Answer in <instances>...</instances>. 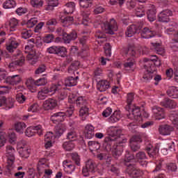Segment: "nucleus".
<instances>
[{
    "instance_id": "f257e3e1",
    "label": "nucleus",
    "mask_w": 178,
    "mask_h": 178,
    "mask_svg": "<svg viewBox=\"0 0 178 178\" xmlns=\"http://www.w3.org/2000/svg\"><path fill=\"white\" fill-rule=\"evenodd\" d=\"M122 129L112 127L109 130V136H106L103 143V147L107 152L111 151L115 159H119V156L123 152V144L127 143V138H120Z\"/></svg>"
},
{
    "instance_id": "f03ea898",
    "label": "nucleus",
    "mask_w": 178,
    "mask_h": 178,
    "mask_svg": "<svg viewBox=\"0 0 178 178\" xmlns=\"http://www.w3.org/2000/svg\"><path fill=\"white\" fill-rule=\"evenodd\" d=\"M76 106L80 108L79 116L82 120H86V118L90 115V103L85 96H78L76 99Z\"/></svg>"
},
{
    "instance_id": "7ed1b4c3",
    "label": "nucleus",
    "mask_w": 178,
    "mask_h": 178,
    "mask_svg": "<svg viewBox=\"0 0 178 178\" xmlns=\"http://www.w3.org/2000/svg\"><path fill=\"white\" fill-rule=\"evenodd\" d=\"M154 61H156V60H149L145 63L144 65L145 71L140 77L142 83H149L154 79V72H155V63Z\"/></svg>"
},
{
    "instance_id": "20e7f679",
    "label": "nucleus",
    "mask_w": 178,
    "mask_h": 178,
    "mask_svg": "<svg viewBox=\"0 0 178 178\" xmlns=\"http://www.w3.org/2000/svg\"><path fill=\"white\" fill-rule=\"evenodd\" d=\"M95 168H97V163L94 160L90 159L84 162V165L82 167V175L84 177H89L90 173H94L95 172Z\"/></svg>"
},
{
    "instance_id": "39448f33",
    "label": "nucleus",
    "mask_w": 178,
    "mask_h": 178,
    "mask_svg": "<svg viewBox=\"0 0 178 178\" xmlns=\"http://www.w3.org/2000/svg\"><path fill=\"white\" fill-rule=\"evenodd\" d=\"M47 52L51 55H57L61 58H66L67 55V49L63 46H51L47 48Z\"/></svg>"
},
{
    "instance_id": "423d86ee",
    "label": "nucleus",
    "mask_w": 178,
    "mask_h": 178,
    "mask_svg": "<svg viewBox=\"0 0 178 178\" xmlns=\"http://www.w3.org/2000/svg\"><path fill=\"white\" fill-rule=\"evenodd\" d=\"M104 30L107 34L113 35L115 31H118V23L115 19L112 18L109 22H104Z\"/></svg>"
},
{
    "instance_id": "0eeeda50",
    "label": "nucleus",
    "mask_w": 178,
    "mask_h": 178,
    "mask_svg": "<svg viewBox=\"0 0 178 178\" xmlns=\"http://www.w3.org/2000/svg\"><path fill=\"white\" fill-rule=\"evenodd\" d=\"M131 112L127 115L128 119L133 120L134 119L136 122H140L141 120V111H140V107L137 106H131L129 112Z\"/></svg>"
},
{
    "instance_id": "6e6552de",
    "label": "nucleus",
    "mask_w": 178,
    "mask_h": 178,
    "mask_svg": "<svg viewBox=\"0 0 178 178\" xmlns=\"http://www.w3.org/2000/svg\"><path fill=\"white\" fill-rule=\"evenodd\" d=\"M126 172L131 178L142 177V176L144 175V172H143V170L140 169L136 168L134 165L127 167L126 169Z\"/></svg>"
},
{
    "instance_id": "1a4fd4ad",
    "label": "nucleus",
    "mask_w": 178,
    "mask_h": 178,
    "mask_svg": "<svg viewBox=\"0 0 178 178\" xmlns=\"http://www.w3.org/2000/svg\"><path fill=\"white\" fill-rule=\"evenodd\" d=\"M143 29L141 24H134L127 27L125 34L127 37H133L134 34H138Z\"/></svg>"
},
{
    "instance_id": "9d476101",
    "label": "nucleus",
    "mask_w": 178,
    "mask_h": 178,
    "mask_svg": "<svg viewBox=\"0 0 178 178\" xmlns=\"http://www.w3.org/2000/svg\"><path fill=\"white\" fill-rule=\"evenodd\" d=\"M35 134H38V136H42V126L39 124L29 127L25 131V134L27 137H33V136H35Z\"/></svg>"
},
{
    "instance_id": "9b49d317",
    "label": "nucleus",
    "mask_w": 178,
    "mask_h": 178,
    "mask_svg": "<svg viewBox=\"0 0 178 178\" xmlns=\"http://www.w3.org/2000/svg\"><path fill=\"white\" fill-rule=\"evenodd\" d=\"M6 152L8 158L7 163H8L10 166H12V165L15 163V152H16V150L12 145H8L6 147Z\"/></svg>"
},
{
    "instance_id": "f8f14e48",
    "label": "nucleus",
    "mask_w": 178,
    "mask_h": 178,
    "mask_svg": "<svg viewBox=\"0 0 178 178\" xmlns=\"http://www.w3.org/2000/svg\"><path fill=\"white\" fill-rule=\"evenodd\" d=\"M173 15V12L169 9L164 10L161 11L159 15V22L162 23H169L170 22V16Z\"/></svg>"
},
{
    "instance_id": "ddd939ff",
    "label": "nucleus",
    "mask_w": 178,
    "mask_h": 178,
    "mask_svg": "<svg viewBox=\"0 0 178 178\" xmlns=\"http://www.w3.org/2000/svg\"><path fill=\"white\" fill-rule=\"evenodd\" d=\"M50 120L56 124L58 123L59 124L60 122L65 121V112L58 111L53 113L50 117Z\"/></svg>"
},
{
    "instance_id": "4468645a",
    "label": "nucleus",
    "mask_w": 178,
    "mask_h": 178,
    "mask_svg": "<svg viewBox=\"0 0 178 178\" xmlns=\"http://www.w3.org/2000/svg\"><path fill=\"white\" fill-rule=\"evenodd\" d=\"M152 111L156 120H161V119H165V108H161L158 106H154L152 107Z\"/></svg>"
},
{
    "instance_id": "2eb2a0df",
    "label": "nucleus",
    "mask_w": 178,
    "mask_h": 178,
    "mask_svg": "<svg viewBox=\"0 0 178 178\" xmlns=\"http://www.w3.org/2000/svg\"><path fill=\"white\" fill-rule=\"evenodd\" d=\"M63 170L67 175H72L76 170V165L72 163L71 161L65 160L63 162Z\"/></svg>"
},
{
    "instance_id": "dca6fc26",
    "label": "nucleus",
    "mask_w": 178,
    "mask_h": 178,
    "mask_svg": "<svg viewBox=\"0 0 178 178\" xmlns=\"http://www.w3.org/2000/svg\"><path fill=\"white\" fill-rule=\"evenodd\" d=\"M44 147L46 148V149H48V148H51V147H52V145L55 143V137L54 136V133L47 132L44 136Z\"/></svg>"
},
{
    "instance_id": "f3484780",
    "label": "nucleus",
    "mask_w": 178,
    "mask_h": 178,
    "mask_svg": "<svg viewBox=\"0 0 178 178\" xmlns=\"http://www.w3.org/2000/svg\"><path fill=\"white\" fill-rule=\"evenodd\" d=\"M45 111H52L58 106V101L55 99H48L43 104Z\"/></svg>"
},
{
    "instance_id": "a211bd4d",
    "label": "nucleus",
    "mask_w": 178,
    "mask_h": 178,
    "mask_svg": "<svg viewBox=\"0 0 178 178\" xmlns=\"http://www.w3.org/2000/svg\"><path fill=\"white\" fill-rule=\"evenodd\" d=\"M20 81H22L20 75H13L7 76L4 81V83L10 84V86H16V84H19Z\"/></svg>"
},
{
    "instance_id": "6ab92c4d",
    "label": "nucleus",
    "mask_w": 178,
    "mask_h": 178,
    "mask_svg": "<svg viewBox=\"0 0 178 178\" xmlns=\"http://www.w3.org/2000/svg\"><path fill=\"white\" fill-rule=\"evenodd\" d=\"M77 38V32L76 31L72 30L70 33L66 32L64 38H63V40L65 44H70L72 41H74Z\"/></svg>"
},
{
    "instance_id": "aec40b11",
    "label": "nucleus",
    "mask_w": 178,
    "mask_h": 178,
    "mask_svg": "<svg viewBox=\"0 0 178 178\" xmlns=\"http://www.w3.org/2000/svg\"><path fill=\"white\" fill-rule=\"evenodd\" d=\"M156 35V32L153 31L152 29H149L148 27H145L142 30L141 37L142 38H152Z\"/></svg>"
},
{
    "instance_id": "412c9836",
    "label": "nucleus",
    "mask_w": 178,
    "mask_h": 178,
    "mask_svg": "<svg viewBox=\"0 0 178 178\" xmlns=\"http://www.w3.org/2000/svg\"><path fill=\"white\" fill-rule=\"evenodd\" d=\"M66 131V127L63 124H58L54 128V138H59Z\"/></svg>"
},
{
    "instance_id": "4be33fe9",
    "label": "nucleus",
    "mask_w": 178,
    "mask_h": 178,
    "mask_svg": "<svg viewBox=\"0 0 178 178\" xmlns=\"http://www.w3.org/2000/svg\"><path fill=\"white\" fill-rule=\"evenodd\" d=\"M17 47H19V42H17V40H16L15 38H11L9 40L8 44H6V49L8 52L12 54Z\"/></svg>"
},
{
    "instance_id": "5701e85b",
    "label": "nucleus",
    "mask_w": 178,
    "mask_h": 178,
    "mask_svg": "<svg viewBox=\"0 0 178 178\" xmlns=\"http://www.w3.org/2000/svg\"><path fill=\"white\" fill-rule=\"evenodd\" d=\"M160 105L164 108H168L169 109H175L176 108V102L173 100L165 97L161 102Z\"/></svg>"
},
{
    "instance_id": "b1692460",
    "label": "nucleus",
    "mask_w": 178,
    "mask_h": 178,
    "mask_svg": "<svg viewBox=\"0 0 178 178\" xmlns=\"http://www.w3.org/2000/svg\"><path fill=\"white\" fill-rule=\"evenodd\" d=\"M56 26H58V19L56 18H51L46 22V28L50 33L55 31Z\"/></svg>"
},
{
    "instance_id": "393cba45",
    "label": "nucleus",
    "mask_w": 178,
    "mask_h": 178,
    "mask_svg": "<svg viewBox=\"0 0 178 178\" xmlns=\"http://www.w3.org/2000/svg\"><path fill=\"white\" fill-rule=\"evenodd\" d=\"M95 136V128L91 124H87L85 127V137L90 140Z\"/></svg>"
},
{
    "instance_id": "a878e982",
    "label": "nucleus",
    "mask_w": 178,
    "mask_h": 178,
    "mask_svg": "<svg viewBox=\"0 0 178 178\" xmlns=\"http://www.w3.org/2000/svg\"><path fill=\"white\" fill-rule=\"evenodd\" d=\"M110 87L111 83L106 80L99 81L97 84V88L99 91H100V92H105L106 90H108V88H110Z\"/></svg>"
},
{
    "instance_id": "bb28decb",
    "label": "nucleus",
    "mask_w": 178,
    "mask_h": 178,
    "mask_svg": "<svg viewBox=\"0 0 178 178\" xmlns=\"http://www.w3.org/2000/svg\"><path fill=\"white\" fill-rule=\"evenodd\" d=\"M134 161V154L129 151H126L124 158V165L129 168V166H133V164L130 163Z\"/></svg>"
},
{
    "instance_id": "cd10ccee",
    "label": "nucleus",
    "mask_w": 178,
    "mask_h": 178,
    "mask_svg": "<svg viewBox=\"0 0 178 178\" xmlns=\"http://www.w3.org/2000/svg\"><path fill=\"white\" fill-rule=\"evenodd\" d=\"M147 16L149 22H154V20H156V8L155 6H151L150 8L147 12Z\"/></svg>"
},
{
    "instance_id": "c85d7f7f",
    "label": "nucleus",
    "mask_w": 178,
    "mask_h": 178,
    "mask_svg": "<svg viewBox=\"0 0 178 178\" xmlns=\"http://www.w3.org/2000/svg\"><path fill=\"white\" fill-rule=\"evenodd\" d=\"M19 154L22 158L27 159L30 156V154H31V149L27 145H24L19 148Z\"/></svg>"
},
{
    "instance_id": "c756f323",
    "label": "nucleus",
    "mask_w": 178,
    "mask_h": 178,
    "mask_svg": "<svg viewBox=\"0 0 178 178\" xmlns=\"http://www.w3.org/2000/svg\"><path fill=\"white\" fill-rule=\"evenodd\" d=\"M159 131L161 136H170L173 131V128L168 124H164L159 127Z\"/></svg>"
},
{
    "instance_id": "7c9ffc66",
    "label": "nucleus",
    "mask_w": 178,
    "mask_h": 178,
    "mask_svg": "<svg viewBox=\"0 0 178 178\" xmlns=\"http://www.w3.org/2000/svg\"><path fill=\"white\" fill-rule=\"evenodd\" d=\"M151 49H153L159 55H165V48L162 47L161 43L152 42Z\"/></svg>"
},
{
    "instance_id": "2f4dec72",
    "label": "nucleus",
    "mask_w": 178,
    "mask_h": 178,
    "mask_svg": "<svg viewBox=\"0 0 178 178\" xmlns=\"http://www.w3.org/2000/svg\"><path fill=\"white\" fill-rule=\"evenodd\" d=\"M122 55L129 56H136L137 55V51H136V48L133 46H128V47H123L122 49Z\"/></svg>"
},
{
    "instance_id": "473e14b6",
    "label": "nucleus",
    "mask_w": 178,
    "mask_h": 178,
    "mask_svg": "<svg viewBox=\"0 0 178 178\" xmlns=\"http://www.w3.org/2000/svg\"><path fill=\"white\" fill-rule=\"evenodd\" d=\"M77 80H79V76H76L75 78L68 76L65 80V86L66 87H74V86H77Z\"/></svg>"
},
{
    "instance_id": "72a5a7b5",
    "label": "nucleus",
    "mask_w": 178,
    "mask_h": 178,
    "mask_svg": "<svg viewBox=\"0 0 178 178\" xmlns=\"http://www.w3.org/2000/svg\"><path fill=\"white\" fill-rule=\"evenodd\" d=\"M76 9V3L74 2H69L65 4V8L64 9L65 15H72Z\"/></svg>"
},
{
    "instance_id": "f704fd0d",
    "label": "nucleus",
    "mask_w": 178,
    "mask_h": 178,
    "mask_svg": "<svg viewBox=\"0 0 178 178\" xmlns=\"http://www.w3.org/2000/svg\"><path fill=\"white\" fill-rule=\"evenodd\" d=\"M79 42L82 47L83 52L88 51V45L87 44V40H88V36L83 35L81 38H79Z\"/></svg>"
},
{
    "instance_id": "c9c22d12",
    "label": "nucleus",
    "mask_w": 178,
    "mask_h": 178,
    "mask_svg": "<svg viewBox=\"0 0 178 178\" xmlns=\"http://www.w3.org/2000/svg\"><path fill=\"white\" fill-rule=\"evenodd\" d=\"M59 5V1L58 0H48L47 1V5L44 6L45 10H54V8Z\"/></svg>"
},
{
    "instance_id": "e433bc0d",
    "label": "nucleus",
    "mask_w": 178,
    "mask_h": 178,
    "mask_svg": "<svg viewBox=\"0 0 178 178\" xmlns=\"http://www.w3.org/2000/svg\"><path fill=\"white\" fill-rule=\"evenodd\" d=\"M121 118L122 114L120 113V111H115L108 118V122L109 123H116L117 122H119Z\"/></svg>"
},
{
    "instance_id": "4c0bfd02",
    "label": "nucleus",
    "mask_w": 178,
    "mask_h": 178,
    "mask_svg": "<svg viewBox=\"0 0 178 178\" xmlns=\"http://www.w3.org/2000/svg\"><path fill=\"white\" fill-rule=\"evenodd\" d=\"M74 20V18L73 17L67 16L64 18L60 19L61 23H63V26L64 27H67L69 26H72L73 22Z\"/></svg>"
},
{
    "instance_id": "58836bf2",
    "label": "nucleus",
    "mask_w": 178,
    "mask_h": 178,
    "mask_svg": "<svg viewBox=\"0 0 178 178\" xmlns=\"http://www.w3.org/2000/svg\"><path fill=\"white\" fill-rule=\"evenodd\" d=\"M166 92L171 98H178V89L175 86L170 87Z\"/></svg>"
},
{
    "instance_id": "ea45409f",
    "label": "nucleus",
    "mask_w": 178,
    "mask_h": 178,
    "mask_svg": "<svg viewBox=\"0 0 178 178\" xmlns=\"http://www.w3.org/2000/svg\"><path fill=\"white\" fill-rule=\"evenodd\" d=\"M134 101V93H128L127 97V105L125 107V109L127 111H130V109H131V103Z\"/></svg>"
},
{
    "instance_id": "a19ab883",
    "label": "nucleus",
    "mask_w": 178,
    "mask_h": 178,
    "mask_svg": "<svg viewBox=\"0 0 178 178\" xmlns=\"http://www.w3.org/2000/svg\"><path fill=\"white\" fill-rule=\"evenodd\" d=\"M16 1L15 0H6L3 3V8L4 9H13L14 8H16Z\"/></svg>"
},
{
    "instance_id": "79ce46f5",
    "label": "nucleus",
    "mask_w": 178,
    "mask_h": 178,
    "mask_svg": "<svg viewBox=\"0 0 178 178\" xmlns=\"http://www.w3.org/2000/svg\"><path fill=\"white\" fill-rule=\"evenodd\" d=\"M71 158L76 166H81V159L77 152L71 153Z\"/></svg>"
},
{
    "instance_id": "37998d69",
    "label": "nucleus",
    "mask_w": 178,
    "mask_h": 178,
    "mask_svg": "<svg viewBox=\"0 0 178 178\" xmlns=\"http://www.w3.org/2000/svg\"><path fill=\"white\" fill-rule=\"evenodd\" d=\"M80 66L79 61H74L68 67V73H74L77 71Z\"/></svg>"
},
{
    "instance_id": "c03bdc74",
    "label": "nucleus",
    "mask_w": 178,
    "mask_h": 178,
    "mask_svg": "<svg viewBox=\"0 0 178 178\" xmlns=\"http://www.w3.org/2000/svg\"><path fill=\"white\" fill-rule=\"evenodd\" d=\"M15 129L17 133L23 134V131L26 129V124L24 122H17L15 124Z\"/></svg>"
},
{
    "instance_id": "a18cd8bd",
    "label": "nucleus",
    "mask_w": 178,
    "mask_h": 178,
    "mask_svg": "<svg viewBox=\"0 0 178 178\" xmlns=\"http://www.w3.org/2000/svg\"><path fill=\"white\" fill-rule=\"evenodd\" d=\"M159 152V148H158V146H155L154 149H151L149 152H147L149 158H152V159H155V158L158 156Z\"/></svg>"
},
{
    "instance_id": "49530a36",
    "label": "nucleus",
    "mask_w": 178,
    "mask_h": 178,
    "mask_svg": "<svg viewBox=\"0 0 178 178\" xmlns=\"http://www.w3.org/2000/svg\"><path fill=\"white\" fill-rule=\"evenodd\" d=\"M25 84L29 90H34V88H35V86H37L36 81H34L33 78H29Z\"/></svg>"
},
{
    "instance_id": "de8ad7c7",
    "label": "nucleus",
    "mask_w": 178,
    "mask_h": 178,
    "mask_svg": "<svg viewBox=\"0 0 178 178\" xmlns=\"http://www.w3.org/2000/svg\"><path fill=\"white\" fill-rule=\"evenodd\" d=\"M88 147H90V149H92V151H98L100 148L99 143L97 141H89L88 143Z\"/></svg>"
},
{
    "instance_id": "09e8293b",
    "label": "nucleus",
    "mask_w": 178,
    "mask_h": 178,
    "mask_svg": "<svg viewBox=\"0 0 178 178\" xmlns=\"http://www.w3.org/2000/svg\"><path fill=\"white\" fill-rule=\"evenodd\" d=\"M63 148L65 149V151H72L74 149V143L70 140L64 142L63 144Z\"/></svg>"
},
{
    "instance_id": "8fccbe9b",
    "label": "nucleus",
    "mask_w": 178,
    "mask_h": 178,
    "mask_svg": "<svg viewBox=\"0 0 178 178\" xmlns=\"http://www.w3.org/2000/svg\"><path fill=\"white\" fill-rule=\"evenodd\" d=\"M67 140L70 141H76L77 140V133L75 131H70L67 134Z\"/></svg>"
},
{
    "instance_id": "3c124183",
    "label": "nucleus",
    "mask_w": 178,
    "mask_h": 178,
    "mask_svg": "<svg viewBox=\"0 0 178 178\" xmlns=\"http://www.w3.org/2000/svg\"><path fill=\"white\" fill-rule=\"evenodd\" d=\"M21 34H22V37L24 40H27V38H30V37H31V35H33V31L30 29H24L22 31Z\"/></svg>"
},
{
    "instance_id": "603ef678",
    "label": "nucleus",
    "mask_w": 178,
    "mask_h": 178,
    "mask_svg": "<svg viewBox=\"0 0 178 178\" xmlns=\"http://www.w3.org/2000/svg\"><path fill=\"white\" fill-rule=\"evenodd\" d=\"M104 12H105V8H104V6L99 4L95 6L93 10V13L95 15H100L101 13H104Z\"/></svg>"
},
{
    "instance_id": "864d4df0",
    "label": "nucleus",
    "mask_w": 178,
    "mask_h": 178,
    "mask_svg": "<svg viewBox=\"0 0 178 178\" xmlns=\"http://www.w3.org/2000/svg\"><path fill=\"white\" fill-rule=\"evenodd\" d=\"M45 162H47V159H41L38 163V166H37V170L38 172H42V168H45V166H47V164H45Z\"/></svg>"
},
{
    "instance_id": "5fc2aeb1",
    "label": "nucleus",
    "mask_w": 178,
    "mask_h": 178,
    "mask_svg": "<svg viewBox=\"0 0 178 178\" xmlns=\"http://www.w3.org/2000/svg\"><path fill=\"white\" fill-rule=\"evenodd\" d=\"M104 54L106 56L110 57L112 55V47L110 43H106L104 44Z\"/></svg>"
},
{
    "instance_id": "6e6d98bb",
    "label": "nucleus",
    "mask_w": 178,
    "mask_h": 178,
    "mask_svg": "<svg viewBox=\"0 0 178 178\" xmlns=\"http://www.w3.org/2000/svg\"><path fill=\"white\" fill-rule=\"evenodd\" d=\"M17 24H19V22L16 18H12L9 21V26L10 29V31H13L16 27H17Z\"/></svg>"
},
{
    "instance_id": "4d7b16f0",
    "label": "nucleus",
    "mask_w": 178,
    "mask_h": 178,
    "mask_svg": "<svg viewBox=\"0 0 178 178\" xmlns=\"http://www.w3.org/2000/svg\"><path fill=\"white\" fill-rule=\"evenodd\" d=\"M26 99H27V98H26V96H24L23 93L19 92L16 95V101L19 102V104H24Z\"/></svg>"
},
{
    "instance_id": "13d9d810",
    "label": "nucleus",
    "mask_w": 178,
    "mask_h": 178,
    "mask_svg": "<svg viewBox=\"0 0 178 178\" xmlns=\"http://www.w3.org/2000/svg\"><path fill=\"white\" fill-rule=\"evenodd\" d=\"M4 105L6 106V108L7 109H11V108H13V106H15V99L10 97L8 99H6V103Z\"/></svg>"
},
{
    "instance_id": "bf43d9fd",
    "label": "nucleus",
    "mask_w": 178,
    "mask_h": 178,
    "mask_svg": "<svg viewBox=\"0 0 178 178\" xmlns=\"http://www.w3.org/2000/svg\"><path fill=\"white\" fill-rule=\"evenodd\" d=\"M54 40H55V35L52 33H50V34H47L44 36L43 41L46 44H50V42H53Z\"/></svg>"
},
{
    "instance_id": "052dcab7",
    "label": "nucleus",
    "mask_w": 178,
    "mask_h": 178,
    "mask_svg": "<svg viewBox=\"0 0 178 178\" xmlns=\"http://www.w3.org/2000/svg\"><path fill=\"white\" fill-rule=\"evenodd\" d=\"M37 23V18H31L25 24V26L28 27V29H31L35 26Z\"/></svg>"
},
{
    "instance_id": "680f3d73",
    "label": "nucleus",
    "mask_w": 178,
    "mask_h": 178,
    "mask_svg": "<svg viewBox=\"0 0 178 178\" xmlns=\"http://www.w3.org/2000/svg\"><path fill=\"white\" fill-rule=\"evenodd\" d=\"M166 169L168 172H176L177 170V165L175 163H169L166 164Z\"/></svg>"
},
{
    "instance_id": "e2e57ef3",
    "label": "nucleus",
    "mask_w": 178,
    "mask_h": 178,
    "mask_svg": "<svg viewBox=\"0 0 178 178\" xmlns=\"http://www.w3.org/2000/svg\"><path fill=\"white\" fill-rule=\"evenodd\" d=\"M40 111V106L37 103H34L28 108V112L37 113Z\"/></svg>"
},
{
    "instance_id": "0e129e2a",
    "label": "nucleus",
    "mask_w": 178,
    "mask_h": 178,
    "mask_svg": "<svg viewBox=\"0 0 178 178\" xmlns=\"http://www.w3.org/2000/svg\"><path fill=\"white\" fill-rule=\"evenodd\" d=\"M31 4L33 8H42V5H44V2L42 0H31Z\"/></svg>"
},
{
    "instance_id": "69168bd1",
    "label": "nucleus",
    "mask_w": 178,
    "mask_h": 178,
    "mask_svg": "<svg viewBox=\"0 0 178 178\" xmlns=\"http://www.w3.org/2000/svg\"><path fill=\"white\" fill-rule=\"evenodd\" d=\"M28 60L31 65H35L38 62V58L34 54L27 56Z\"/></svg>"
},
{
    "instance_id": "338daca9",
    "label": "nucleus",
    "mask_w": 178,
    "mask_h": 178,
    "mask_svg": "<svg viewBox=\"0 0 178 178\" xmlns=\"http://www.w3.org/2000/svg\"><path fill=\"white\" fill-rule=\"evenodd\" d=\"M8 141L10 144H15L17 140V137L16 136V134L15 132H11L8 134Z\"/></svg>"
},
{
    "instance_id": "774afa93",
    "label": "nucleus",
    "mask_w": 178,
    "mask_h": 178,
    "mask_svg": "<svg viewBox=\"0 0 178 178\" xmlns=\"http://www.w3.org/2000/svg\"><path fill=\"white\" fill-rule=\"evenodd\" d=\"M136 159L140 161H145L147 159V154L144 152H139L136 154Z\"/></svg>"
}]
</instances>
